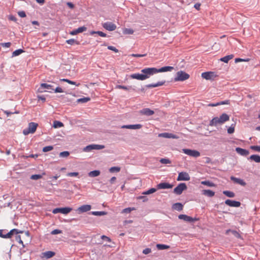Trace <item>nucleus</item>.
Listing matches in <instances>:
<instances>
[{
	"instance_id": "f257e3e1",
	"label": "nucleus",
	"mask_w": 260,
	"mask_h": 260,
	"mask_svg": "<svg viewBox=\"0 0 260 260\" xmlns=\"http://www.w3.org/2000/svg\"><path fill=\"white\" fill-rule=\"evenodd\" d=\"M141 72V74L135 73L132 74L131 77L132 79L142 81L149 78L151 76L153 75L151 68L143 69Z\"/></svg>"
},
{
	"instance_id": "f03ea898",
	"label": "nucleus",
	"mask_w": 260,
	"mask_h": 260,
	"mask_svg": "<svg viewBox=\"0 0 260 260\" xmlns=\"http://www.w3.org/2000/svg\"><path fill=\"white\" fill-rule=\"evenodd\" d=\"M230 119L229 116L226 113L222 114L219 117H214L209 123V125L216 126L218 125H221Z\"/></svg>"
},
{
	"instance_id": "7ed1b4c3",
	"label": "nucleus",
	"mask_w": 260,
	"mask_h": 260,
	"mask_svg": "<svg viewBox=\"0 0 260 260\" xmlns=\"http://www.w3.org/2000/svg\"><path fill=\"white\" fill-rule=\"evenodd\" d=\"M189 78V75L185 72L180 71L177 72L175 77L174 78L175 81H183Z\"/></svg>"
},
{
	"instance_id": "20e7f679",
	"label": "nucleus",
	"mask_w": 260,
	"mask_h": 260,
	"mask_svg": "<svg viewBox=\"0 0 260 260\" xmlns=\"http://www.w3.org/2000/svg\"><path fill=\"white\" fill-rule=\"evenodd\" d=\"M37 126V123L30 122L29 123L28 127L23 129V134L24 135H27L29 134H33L36 132Z\"/></svg>"
},
{
	"instance_id": "39448f33",
	"label": "nucleus",
	"mask_w": 260,
	"mask_h": 260,
	"mask_svg": "<svg viewBox=\"0 0 260 260\" xmlns=\"http://www.w3.org/2000/svg\"><path fill=\"white\" fill-rule=\"evenodd\" d=\"M52 90H54L52 85L47 83H42L38 89V91L39 92H44L46 91L51 92Z\"/></svg>"
},
{
	"instance_id": "423d86ee",
	"label": "nucleus",
	"mask_w": 260,
	"mask_h": 260,
	"mask_svg": "<svg viewBox=\"0 0 260 260\" xmlns=\"http://www.w3.org/2000/svg\"><path fill=\"white\" fill-rule=\"evenodd\" d=\"M151 68V70H152L153 75L155 74L158 73H160V72H170L174 69V68L173 67H171V66L164 67L159 69H157L155 68Z\"/></svg>"
},
{
	"instance_id": "0eeeda50",
	"label": "nucleus",
	"mask_w": 260,
	"mask_h": 260,
	"mask_svg": "<svg viewBox=\"0 0 260 260\" xmlns=\"http://www.w3.org/2000/svg\"><path fill=\"white\" fill-rule=\"evenodd\" d=\"M187 189V186L184 183L179 184L174 189L173 192L177 195L181 194L183 191Z\"/></svg>"
},
{
	"instance_id": "6e6552de",
	"label": "nucleus",
	"mask_w": 260,
	"mask_h": 260,
	"mask_svg": "<svg viewBox=\"0 0 260 260\" xmlns=\"http://www.w3.org/2000/svg\"><path fill=\"white\" fill-rule=\"evenodd\" d=\"M182 152L189 156L194 157H198L200 156V152L196 150L183 149Z\"/></svg>"
},
{
	"instance_id": "1a4fd4ad",
	"label": "nucleus",
	"mask_w": 260,
	"mask_h": 260,
	"mask_svg": "<svg viewBox=\"0 0 260 260\" xmlns=\"http://www.w3.org/2000/svg\"><path fill=\"white\" fill-rule=\"evenodd\" d=\"M190 177L189 174L185 172H181L179 173L177 180V181H189Z\"/></svg>"
},
{
	"instance_id": "9d476101",
	"label": "nucleus",
	"mask_w": 260,
	"mask_h": 260,
	"mask_svg": "<svg viewBox=\"0 0 260 260\" xmlns=\"http://www.w3.org/2000/svg\"><path fill=\"white\" fill-rule=\"evenodd\" d=\"M103 27L109 31L114 30L116 28V25L111 22H106L102 24Z\"/></svg>"
},
{
	"instance_id": "9b49d317",
	"label": "nucleus",
	"mask_w": 260,
	"mask_h": 260,
	"mask_svg": "<svg viewBox=\"0 0 260 260\" xmlns=\"http://www.w3.org/2000/svg\"><path fill=\"white\" fill-rule=\"evenodd\" d=\"M91 206L89 205H83L78 207L76 210L77 212L79 213H82L89 211L91 210Z\"/></svg>"
},
{
	"instance_id": "f8f14e48",
	"label": "nucleus",
	"mask_w": 260,
	"mask_h": 260,
	"mask_svg": "<svg viewBox=\"0 0 260 260\" xmlns=\"http://www.w3.org/2000/svg\"><path fill=\"white\" fill-rule=\"evenodd\" d=\"M173 186V185L169 183L161 182L156 185V188L157 189H170L172 188Z\"/></svg>"
},
{
	"instance_id": "ddd939ff",
	"label": "nucleus",
	"mask_w": 260,
	"mask_h": 260,
	"mask_svg": "<svg viewBox=\"0 0 260 260\" xmlns=\"http://www.w3.org/2000/svg\"><path fill=\"white\" fill-rule=\"evenodd\" d=\"M225 204L230 207H239L241 205V203L239 201H233L229 199L225 200Z\"/></svg>"
},
{
	"instance_id": "4468645a",
	"label": "nucleus",
	"mask_w": 260,
	"mask_h": 260,
	"mask_svg": "<svg viewBox=\"0 0 260 260\" xmlns=\"http://www.w3.org/2000/svg\"><path fill=\"white\" fill-rule=\"evenodd\" d=\"M178 218L189 222H193L197 220V219L193 218L192 217L185 214L179 215L178 216Z\"/></svg>"
},
{
	"instance_id": "2eb2a0df",
	"label": "nucleus",
	"mask_w": 260,
	"mask_h": 260,
	"mask_svg": "<svg viewBox=\"0 0 260 260\" xmlns=\"http://www.w3.org/2000/svg\"><path fill=\"white\" fill-rule=\"evenodd\" d=\"M139 113L141 115L149 116L153 115L154 112L149 108H144L139 111Z\"/></svg>"
},
{
	"instance_id": "dca6fc26",
	"label": "nucleus",
	"mask_w": 260,
	"mask_h": 260,
	"mask_svg": "<svg viewBox=\"0 0 260 260\" xmlns=\"http://www.w3.org/2000/svg\"><path fill=\"white\" fill-rule=\"evenodd\" d=\"M142 127V125L140 124H129V125H123L121 126V128H127V129H140Z\"/></svg>"
},
{
	"instance_id": "f3484780",
	"label": "nucleus",
	"mask_w": 260,
	"mask_h": 260,
	"mask_svg": "<svg viewBox=\"0 0 260 260\" xmlns=\"http://www.w3.org/2000/svg\"><path fill=\"white\" fill-rule=\"evenodd\" d=\"M159 137H163L166 138L178 139L179 137L172 133H163L158 135Z\"/></svg>"
},
{
	"instance_id": "a211bd4d",
	"label": "nucleus",
	"mask_w": 260,
	"mask_h": 260,
	"mask_svg": "<svg viewBox=\"0 0 260 260\" xmlns=\"http://www.w3.org/2000/svg\"><path fill=\"white\" fill-rule=\"evenodd\" d=\"M231 180L233 181L235 183L240 184L243 186H245L246 185V182L242 179L236 178L234 176H231L230 177Z\"/></svg>"
},
{
	"instance_id": "6ab92c4d",
	"label": "nucleus",
	"mask_w": 260,
	"mask_h": 260,
	"mask_svg": "<svg viewBox=\"0 0 260 260\" xmlns=\"http://www.w3.org/2000/svg\"><path fill=\"white\" fill-rule=\"evenodd\" d=\"M236 151L238 154L242 156H247L249 154V152L248 150L240 147H237L236 148Z\"/></svg>"
},
{
	"instance_id": "aec40b11",
	"label": "nucleus",
	"mask_w": 260,
	"mask_h": 260,
	"mask_svg": "<svg viewBox=\"0 0 260 260\" xmlns=\"http://www.w3.org/2000/svg\"><path fill=\"white\" fill-rule=\"evenodd\" d=\"M214 76V74L213 72H204L202 74V77L206 80H211Z\"/></svg>"
},
{
	"instance_id": "412c9836",
	"label": "nucleus",
	"mask_w": 260,
	"mask_h": 260,
	"mask_svg": "<svg viewBox=\"0 0 260 260\" xmlns=\"http://www.w3.org/2000/svg\"><path fill=\"white\" fill-rule=\"evenodd\" d=\"M23 233L22 231H18L17 229H14L12 230H11L9 233L5 234V238H10L11 237V236L14 234H17L18 233Z\"/></svg>"
},
{
	"instance_id": "4be33fe9",
	"label": "nucleus",
	"mask_w": 260,
	"mask_h": 260,
	"mask_svg": "<svg viewBox=\"0 0 260 260\" xmlns=\"http://www.w3.org/2000/svg\"><path fill=\"white\" fill-rule=\"evenodd\" d=\"M202 194L208 197H212L214 196L215 192L210 189H204L202 190Z\"/></svg>"
},
{
	"instance_id": "5701e85b",
	"label": "nucleus",
	"mask_w": 260,
	"mask_h": 260,
	"mask_svg": "<svg viewBox=\"0 0 260 260\" xmlns=\"http://www.w3.org/2000/svg\"><path fill=\"white\" fill-rule=\"evenodd\" d=\"M165 83V81H159L156 83H152L146 85V87L147 88H153V87H156L158 86H162Z\"/></svg>"
},
{
	"instance_id": "b1692460",
	"label": "nucleus",
	"mask_w": 260,
	"mask_h": 260,
	"mask_svg": "<svg viewBox=\"0 0 260 260\" xmlns=\"http://www.w3.org/2000/svg\"><path fill=\"white\" fill-rule=\"evenodd\" d=\"M183 205L180 203H176L172 205V208L178 211H181L183 209Z\"/></svg>"
},
{
	"instance_id": "393cba45",
	"label": "nucleus",
	"mask_w": 260,
	"mask_h": 260,
	"mask_svg": "<svg viewBox=\"0 0 260 260\" xmlns=\"http://www.w3.org/2000/svg\"><path fill=\"white\" fill-rule=\"evenodd\" d=\"M101 172L99 170H94L88 173V175L90 177H95L100 175Z\"/></svg>"
},
{
	"instance_id": "a878e982",
	"label": "nucleus",
	"mask_w": 260,
	"mask_h": 260,
	"mask_svg": "<svg viewBox=\"0 0 260 260\" xmlns=\"http://www.w3.org/2000/svg\"><path fill=\"white\" fill-rule=\"evenodd\" d=\"M249 159L254 161L256 162H260V156L258 155L253 154L250 156Z\"/></svg>"
},
{
	"instance_id": "bb28decb",
	"label": "nucleus",
	"mask_w": 260,
	"mask_h": 260,
	"mask_svg": "<svg viewBox=\"0 0 260 260\" xmlns=\"http://www.w3.org/2000/svg\"><path fill=\"white\" fill-rule=\"evenodd\" d=\"M44 256H45L47 258H49L53 257L55 255V252L51 251H48L44 252L43 253Z\"/></svg>"
},
{
	"instance_id": "cd10ccee",
	"label": "nucleus",
	"mask_w": 260,
	"mask_h": 260,
	"mask_svg": "<svg viewBox=\"0 0 260 260\" xmlns=\"http://www.w3.org/2000/svg\"><path fill=\"white\" fill-rule=\"evenodd\" d=\"M233 57L234 55L232 54L228 55L223 57L221 58L220 60L225 63H228L230 59L233 58Z\"/></svg>"
},
{
	"instance_id": "c85d7f7f",
	"label": "nucleus",
	"mask_w": 260,
	"mask_h": 260,
	"mask_svg": "<svg viewBox=\"0 0 260 260\" xmlns=\"http://www.w3.org/2000/svg\"><path fill=\"white\" fill-rule=\"evenodd\" d=\"M116 88H118V89H122L128 90V91L135 90V89L134 88H133L131 86H125L120 85H117L116 86Z\"/></svg>"
},
{
	"instance_id": "c756f323",
	"label": "nucleus",
	"mask_w": 260,
	"mask_h": 260,
	"mask_svg": "<svg viewBox=\"0 0 260 260\" xmlns=\"http://www.w3.org/2000/svg\"><path fill=\"white\" fill-rule=\"evenodd\" d=\"M223 193L229 198H234L235 196V193L231 191L224 190Z\"/></svg>"
},
{
	"instance_id": "7c9ffc66",
	"label": "nucleus",
	"mask_w": 260,
	"mask_h": 260,
	"mask_svg": "<svg viewBox=\"0 0 260 260\" xmlns=\"http://www.w3.org/2000/svg\"><path fill=\"white\" fill-rule=\"evenodd\" d=\"M201 184L209 187H214L215 186V184L214 183L208 180L202 181Z\"/></svg>"
},
{
	"instance_id": "2f4dec72",
	"label": "nucleus",
	"mask_w": 260,
	"mask_h": 260,
	"mask_svg": "<svg viewBox=\"0 0 260 260\" xmlns=\"http://www.w3.org/2000/svg\"><path fill=\"white\" fill-rule=\"evenodd\" d=\"M157 188H151L147 190H146V191L143 192L142 194H144V195L151 194V193L155 192L157 190Z\"/></svg>"
},
{
	"instance_id": "473e14b6",
	"label": "nucleus",
	"mask_w": 260,
	"mask_h": 260,
	"mask_svg": "<svg viewBox=\"0 0 260 260\" xmlns=\"http://www.w3.org/2000/svg\"><path fill=\"white\" fill-rule=\"evenodd\" d=\"M63 126V124L59 121L55 120L53 122V126L54 128H60V127H62Z\"/></svg>"
},
{
	"instance_id": "72a5a7b5",
	"label": "nucleus",
	"mask_w": 260,
	"mask_h": 260,
	"mask_svg": "<svg viewBox=\"0 0 260 260\" xmlns=\"http://www.w3.org/2000/svg\"><path fill=\"white\" fill-rule=\"evenodd\" d=\"M90 213L95 216H103L106 215L107 212L105 211H92Z\"/></svg>"
},
{
	"instance_id": "f704fd0d",
	"label": "nucleus",
	"mask_w": 260,
	"mask_h": 260,
	"mask_svg": "<svg viewBox=\"0 0 260 260\" xmlns=\"http://www.w3.org/2000/svg\"><path fill=\"white\" fill-rule=\"evenodd\" d=\"M156 247L159 250H164V249H169L170 248V246L169 245H165V244H157L156 245Z\"/></svg>"
},
{
	"instance_id": "c9c22d12",
	"label": "nucleus",
	"mask_w": 260,
	"mask_h": 260,
	"mask_svg": "<svg viewBox=\"0 0 260 260\" xmlns=\"http://www.w3.org/2000/svg\"><path fill=\"white\" fill-rule=\"evenodd\" d=\"M72 210V208L70 207L61 208V213L67 214Z\"/></svg>"
},
{
	"instance_id": "e433bc0d",
	"label": "nucleus",
	"mask_w": 260,
	"mask_h": 260,
	"mask_svg": "<svg viewBox=\"0 0 260 260\" xmlns=\"http://www.w3.org/2000/svg\"><path fill=\"white\" fill-rule=\"evenodd\" d=\"M110 173L119 172L120 171V168L119 167H113L109 170Z\"/></svg>"
},
{
	"instance_id": "4c0bfd02",
	"label": "nucleus",
	"mask_w": 260,
	"mask_h": 260,
	"mask_svg": "<svg viewBox=\"0 0 260 260\" xmlns=\"http://www.w3.org/2000/svg\"><path fill=\"white\" fill-rule=\"evenodd\" d=\"M24 52V50L21 49L16 50L12 53V56H16Z\"/></svg>"
},
{
	"instance_id": "58836bf2",
	"label": "nucleus",
	"mask_w": 260,
	"mask_h": 260,
	"mask_svg": "<svg viewBox=\"0 0 260 260\" xmlns=\"http://www.w3.org/2000/svg\"><path fill=\"white\" fill-rule=\"evenodd\" d=\"M93 150H101L103 149L105 146L102 145L92 144Z\"/></svg>"
},
{
	"instance_id": "ea45409f",
	"label": "nucleus",
	"mask_w": 260,
	"mask_h": 260,
	"mask_svg": "<svg viewBox=\"0 0 260 260\" xmlns=\"http://www.w3.org/2000/svg\"><path fill=\"white\" fill-rule=\"evenodd\" d=\"M70 155V153L68 151H64L59 153V156L60 157H67Z\"/></svg>"
},
{
	"instance_id": "a19ab883",
	"label": "nucleus",
	"mask_w": 260,
	"mask_h": 260,
	"mask_svg": "<svg viewBox=\"0 0 260 260\" xmlns=\"http://www.w3.org/2000/svg\"><path fill=\"white\" fill-rule=\"evenodd\" d=\"M123 33L124 34L132 35L134 33V30L131 28H125L123 30Z\"/></svg>"
},
{
	"instance_id": "79ce46f5",
	"label": "nucleus",
	"mask_w": 260,
	"mask_h": 260,
	"mask_svg": "<svg viewBox=\"0 0 260 260\" xmlns=\"http://www.w3.org/2000/svg\"><path fill=\"white\" fill-rule=\"evenodd\" d=\"M42 177V175H41L35 174V175H32L30 176V179H32V180H38L39 179H41Z\"/></svg>"
},
{
	"instance_id": "37998d69",
	"label": "nucleus",
	"mask_w": 260,
	"mask_h": 260,
	"mask_svg": "<svg viewBox=\"0 0 260 260\" xmlns=\"http://www.w3.org/2000/svg\"><path fill=\"white\" fill-rule=\"evenodd\" d=\"M98 34L101 37H106V34L102 31H92L91 32V34Z\"/></svg>"
},
{
	"instance_id": "c03bdc74",
	"label": "nucleus",
	"mask_w": 260,
	"mask_h": 260,
	"mask_svg": "<svg viewBox=\"0 0 260 260\" xmlns=\"http://www.w3.org/2000/svg\"><path fill=\"white\" fill-rule=\"evenodd\" d=\"M53 149V147L52 146H47L46 147H44L43 148V151L44 152H48L51 150H52Z\"/></svg>"
},
{
	"instance_id": "a18cd8bd",
	"label": "nucleus",
	"mask_w": 260,
	"mask_h": 260,
	"mask_svg": "<svg viewBox=\"0 0 260 260\" xmlns=\"http://www.w3.org/2000/svg\"><path fill=\"white\" fill-rule=\"evenodd\" d=\"M93 150V147L91 145H88L83 148V151L85 152H90Z\"/></svg>"
},
{
	"instance_id": "49530a36",
	"label": "nucleus",
	"mask_w": 260,
	"mask_h": 260,
	"mask_svg": "<svg viewBox=\"0 0 260 260\" xmlns=\"http://www.w3.org/2000/svg\"><path fill=\"white\" fill-rule=\"evenodd\" d=\"M61 81L67 82L68 83L71 84L76 85L77 86H79V84H76V83L75 82L71 81V80H70L69 79H61Z\"/></svg>"
},
{
	"instance_id": "de8ad7c7",
	"label": "nucleus",
	"mask_w": 260,
	"mask_h": 260,
	"mask_svg": "<svg viewBox=\"0 0 260 260\" xmlns=\"http://www.w3.org/2000/svg\"><path fill=\"white\" fill-rule=\"evenodd\" d=\"M250 148L251 149H252L254 151H255L257 152H260V146H255V145L251 146Z\"/></svg>"
},
{
	"instance_id": "09e8293b",
	"label": "nucleus",
	"mask_w": 260,
	"mask_h": 260,
	"mask_svg": "<svg viewBox=\"0 0 260 260\" xmlns=\"http://www.w3.org/2000/svg\"><path fill=\"white\" fill-rule=\"evenodd\" d=\"M160 162L162 164H168L171 163V161L168 158H161L160 160Z\"/></svg>"
},
{
	"instance_id": "8fccbe9b",
	"label": "nucleus",
	"mask_w": 260,
	"mask_h": 260,
	"mask_svg": "<svg viewBox=\"0 0 260 260\" xmlns=\"http://www.w3.org/2000/svg\"><path fill=\"white\" fill-rule=\"evenodd\" d=\"M90 99L89 98L86 97V98L79 99H78V101L79 102L86 103V102H87L88 101H90Z\"/></svg>"
},
{
	"instance_id": "3c124183",
	"label": "nucleus",
	"mask_w": 260,
	"mask_h": 260,
	"mask_svg": "<svg viewBox=\"0 0 260 260\" xmlns=\"http://www.w3.org/2000/svg\"><path fill=\"white\" fill-rule=\"evenodd\" d=\"M86 29H87L86 27L85 26L80 27L77 29V31L78 33H81V32H82L85 31L86 30Z\"/></svg>"
},
{
	"instance_id": "603ef678",
	"label": "nucleus",
	"mask_w": 260,
	"mask_h": 260,
	"mask_svg": "<svg viewBox=\"0 0 260 260\" xmlns=\"http://www.w3.org/2000/svg\"><path fill=\"white\" fill-rule=\"evenodd\" d=\"M133 210H134V208H126L122 210V213H129Z\"/></svg>"
},
{
	"instance_id": "864d4df0",
	"label": "nucleus",
	"mask_w": 260,
	"mask_h": 260,
	"mask_svg": "<svg viewBox=\"0 0 260 260\" xmlns=\"http://www.w3.org/2000/svg\"><path fill=\"white\" fill-rule=\"evenodd\" d=\"M52 213L54 214H57L58 213H61V208H57L53 210Z\"/></svg>"
},
{
	"instance_id": "5fc2aeb1",
	"label": "nucleus",
	"mask_w": 260,
	"mask_h": 260,
	"mask_svg": "<svg viewBox=\"0 0 260 260\" xmlns=\"http://www.w3.org/2000/svg\"><path fill=\"white\" fill-rule=\"evenodd\" d=\"M79 173L78 172H70L67 174L68 176L70 177H76L78 175Z\"/></svg>"
},
{
	"instance_id": "6e6d98bb",
	"label": "nucleus",
	"mask_w": 260,
	"mask_h": 260,
	"mask_svg": "<svg viewBox=\"0 0 260 260\" xmlns=\"http://www.w3.org/2000/svg\"><path fill=\"white\" fill-rule=\"evenodd\" d=\"M61 233V230H58V229H55V230H53L51 232V234L52 235H56V234H60Z\"/></svg>"
},
{
	"instance_id": "4d7b16f0",
	"label": "nucleus",
	"mask_w": 260,
	"mask_h": 260,
	"mask_svg": "<svg viewBox=\"0 0 260 260\" xmlns=\"http://www.w3.org/2000/svg\"><path fill=\"white\" fill-rule=\"evenodd\" d=\"M11 45V43L10 42H7V43H2L1 44V45L3 47L9 48L10 47Z\"/></svg>"
},
{
	"instance_id": "13d9d810",
	"label": "nucleus",
	"mask_w": 260,
	"mask_h": 260,
	"mask_svg": "<svg viewBox=\"0 0 260 260\" xmlns=\"http://www.w3.org/2000/svg\"><path fill=\"white\" fill-rule=\"evenodd\" d=\"M108 49L109 50H112V51H114L115 52H118V50L117 49H116L115 47L112 46H108Z\"/></svg>"
},
{
	"instance_id": "bf43d9fd",
	"label": "nucleus",
	"mask_w": 260,
	"mask_h": 260,
	"mask_svg": "<svg viewBox=\"0 0 260 260\" xmlns=\"http://www.w3.org/2000/svg\"><path fill=\"white\" fill-rule=\"evenodd\" d=\"M234 132V127L233 124L228 129V133L230 134H233Z\"/></svg>"
},
{
	"instance_id": "052dcab7",
	"label": "nucleus",
	"mask_w": 260,
	"mask_h": 260,
	"mask_svg": "<svg viewBox=\"0 0 260 260\" xmlns=\"http://www.w3.org/2000/svg\"><path fill=\"white\" fill-rule=\"evenodd\" d=\"M16 240L18 241V242L20 244H21L23 246V247H24V245H23V243L22 240L21 239L20 236L18 235L16 237Z\"/></svg>"
},
{
	"instance_id": "680f3d73",
	"label": "nucleus",
	"mask_w": 260,
	"mask_h": 260,
	"mask_svg": "<svg viewBox=\"0 0 260 260\" xmlns=\"http://www.w3.org/2000/svg\"><path fill=\"white\" fill-rule=\"evenodd\" d=\"M76 41L73 39H69L66 41V42L70 45H73Z\"/></svg>"
},
{
	"instance_id": "e2e57ef3",
	"label": "nucleus",
	"mask_w": 260,
	"mask_h": 260,
	"mask_svg": "<svg viewBox=\"0 0 260 260\" xmlns=\"http://www.w3.org/2000/svg\"><path fill=\"white\" fill-rule=\"evenodd\" d=\"M151 250L150 248H147L143 250V253H144L145 254H147L150 253L151 252Z\"/></svg>"
},
{
	"instance_id": "0e129e2a",
	"label": "nucleus",
	"mask_w": 260,
	"mask_h": 260,
	"mask_svg": "<svg viewBox=\"0 0 260 260\" xmlns=\"http://www.w3.org/2000/svg\"><path fill=\"white\" fill-rule=\"evenodd\" d=\"M101 239L104 240H106V241L110 242H111V239L110 238L107 237L106 236L103 235L101 236Z\"/></svg>"
},
{
	"instance_id": "69168bd1",
	"label": "nucleus",
	"mask_w": 260,
	"mask_h": 260,
	"mask_svg": "<svg viewBox=\"0 0 260 260\" xmlns=\"http://www.w3.org/2000/svg\"><path fill=\"white\" fill-rule=\"evenodd\" d=\"M18 15L22 18L25 17L26 16V14L24 11H19L18 13Z\"/></svg>"
},
{
	"instance_id": "338daca9",
	"label": "nucleus",
	"mask_w": 260,
	"mask_h": 260,
	"mask_svg": "<svg viewBox=\"0 0 260 260\" xmlns=\"http://www.w3.org/2000/svg\"><path fill=\"white\" fill-rule=\"evenodd\" d=\"M54 90L55 92L62 93L63 92L62 88L59 87H57L55 89H54Z\"/></svg>"
},
{
	"instance_id": "774afa93",
	"label": "nucleus",
	"mask_w": 260,
	"mask_h": 260,
	"mask_svg": "<svg viewBox=\"0 0 260 260\" xmlns=\"http://www.w3.org/2000/svg\"><path fill=\"white\" fill-rule=\"evenodd\" d=\"M37 98H38V99L39 100H40L42 101L43 102H45V101H46V98L43 95H39L37 96Z\"/></svg>"
}]
</instances>
